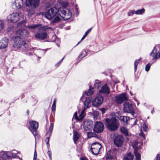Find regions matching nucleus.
Returning <instances> with one entry per match:
<instances>
[{
  "label": "nucleus",
  "instance_id": "obj_59",
  "mask_svg": "<svg viewBox=\"0 0 160 160\" xmlns=\"http://www.w3.org/2000/svg\"><path fill=\"white\" fill-rule=\"evenodd\" d=\"M85 38H84L83 36L81 40V41H82V40H83Z\"/></svg>",
  "mask_w": 160,
  "mask_h": 160
},
{
  "label": "nucleus",
  "instance_id": "obj_31",
  "mask_svg": "<svg viewBox=\"0 0 160 160\" xmlns=\"http://www.w3.org/2000/svg\"><path fill=\"white\" fill-rule=\"evenodd\" d=\"M134 153L135 156L136 160H141V155L136 149H134Z\"/></svg>",
  "mask_w": 160,
  "mask_h": 160
},
{
  "label": "nucleus",
  "instance_id": "obj_34",
  "mask_svg": "<svg viewBox=\"0 0 160 160\" xmlns=\"http://www.w3.org/2000/svg\"><path fill=\"white\" fill-rule=\"evenodd\" d=\"M41 26V24H33L31 25H28L26 26V28L29 29H33L35 28Z\"/></svg>",
  "mask_w": 160,
  "mask_h": 160
},
{
  "label": "nucleus",
  "instance_id": "obj_55",
  "mask_svg": "<svg viewBox=\"0 0 160 160\" xmlns=\"http://www.w3.org/2000/svg\"><path fill=\"white\" fill-rule=\"evenodd\" d=\"M56 107L55 105H52V111H54L55 110Z\"/></svg>",
  "mask_w": 160,
  "mask_h": 160
},
{
  "label": "nucleus",
  "instance_id": "obj_51",
  "mask_svg": "<svg viewBox=\"0 0 160 160\" xmlns=\"http://www.w3.org/2000/svg\"><path fill=\"white\" fill-rule=\"evenodd\" d=\"M48 156L49 157L50 159V160H52V158H51V153L50 151H48Z\"/></svg>",
  "mask_w": 160,
  "mask_h": 160
},
{
  "label": "nucleus",
  "instance_id": "obj_47",
  "mask_svg": "<svg viewBox=\"0 0 160 160\" xmlns=\"http://www.w3.org/2000/svg\"><path fill=\"white\" fill-rule=\"evenodd\" d=\"M37 157V152H36V150H35L34 152L33 160H36Z\"/></svg>",
  "mask_w": 160,
  "mask_h": 160
},
{
  "label": "nucleus",
  "instance_id": "obj_2",
  "mask_svg": "<svg viewBox=\"0 0 160 160\" xmlns=\"http://www.w3.org/2000/svg\"><path fill=\"white\" fill-rule=\"evenodd\" d=\"M51 29V28L47 26H43L38 28V30L40 31L37 33L35 35L36 38L41 40H43L48 37V35L45 30L47 29Z\"/></svg>",
  "mask_w": 160,
  "mask_h": 160
},
{
  "label": "nucleus",
  "instance_id": "obj_45",
  "mask_svg": "<svg viewBox=\"0 0 160 160\" xmlns=\"http://www.w3.org/2000/svg\"><path fill=\"white\" fill-rule=\"evenodd\" d=\"M92 115L94 116V118H95L97 117V116L98 115V113L97 111H94L93 112Z\"/></svg>",
  "mask_w": 160,
  "mask_h": 160
},
{
  "label": "nucleus",
  "instance_id": "obj_14",
  "mask_svg": "<svg viewBox=\"0 0 160 160\" xmlns=\"http://www.w3.org/2000/svg\"><path fill=\"white\" fill-rule=\"evenodd\" d=\"M29 124L30 126L29 127V128L33 134L34 135V132H36V131L38 128V123L36 122L33 121H30Z\"/></svg>",
  "mask_w": 160,
  "mask_h": 160
},
{
  "label": "nucleus",
  "instance_id": "obj_27",
  "mask_svg": "<svg viewBox=\"0 0 160 160\" xmlns=\"http://www.w3.org/2000/svg\"><path fill=\"white\" fill-rule=\"evenodd\" d=\"M8 156L6 152H0V160H5Z\"/></svg>",
  "mask_w": 160,
  "mask_h": 160
},
{
  "label": "nucleus",
  "instance_id": "obj_63",
  "mask_svg": "<svg viewBox=\"0 0 160 160\" xmlns=\"http://www.w3.org/2000/svg\"><path fill=\"white\" fill-rule=\"evenodd\" d=\"M130 94L132 96L133 95V94H132V92H130Z\"/></svg>",
  "mask_w": 160,
  "mask_h": 160
},
{
  "label": "nucleus",
  "instance_id": "obj_24",
  "mask_svg": "<svg viewBox=\"0 0 160 160\" xmlns=\"http://www.w3.org/2000/svg\"><path fill=\"white\" fill-rule=\"evenodd\" d=\"M133 156L131 152H129L125 155L123 160H133Z\"/></svg>",
  "mask_w": 160,
  "mask_h": 160
},
{
  "label": "nucleus",
  "instance_id": "obj_18",
  "mask_svg": "<svg viewBox=\"0 0 160 160\" xmlns=\"http://www.w3.org/2000/svg\"><path fill=\"white\" fill-rule=\"evenodd\" d=\"M53 127V124L52 123H51L50 126L49 128V130L47 132V135H48V136L47 137L46 139V142L47 145V147L49 146V138L50 136L51 135L52 132V131Z\"/></svg>",
  "mask_w": 160,
  "mask_h": 160
},
{
  "label": "nucleus",
  "instance_id": "obj_10",
  "mask_svg": "<svg viewBox=\"0 0 160 160\" xmlns=\"http://www.w3.org/2000/svg\"><path fill=\"white\" fill-rule=\"evenodd\" d=\"M103 129L104 125L102 122L97 121L95 122L93 128V130L95 132L100 133L103 131Z\"/></svg>",
  "mask_w": 160,
  "mask_h": 160
},
{
  "label": "nucleus",
  "instance_id": "obj_12",
  "mask_svg": "<svg viewBox=\"0 0 160 160\" xmlns=\"http://www.w3.org/2000/svg\"><path fill=\"white\" fill-rule=\"evenodd\" d=\"M103 100V97L101 95H98L92 101V104L95 107H98L102 103Z\"/></svg>",
  "mask_w": 160,
  "mask_h": 160
},
{
  "label": "nucleus",
  "instance_id": "obj_48",
  "mask_svg": "<svg viewBox=\"0 0 160 160\" xmlns=\"http://www.w3.org/2000/svg\"><path fill=\"white\" fill-rule=\"evenodd\" d=\"M73 117H74L75 119L78 121V118L77 116V112H75V113H74L73 115Z\"/></svg>",
  "mask_w": 160,
  "mask_h": 160
},
{
  "label": "nucleus",
  "instance_id": "obj_52",
  "mask_svg": "<svg viewBox=\"0 0 160 160\" xmlns=\"http://www.w3.org/2000/svg\"><path fill=\"white\" fill-rule=\"evenodd\" d=\"M100 110L101 111L102 113L104 114L105 112V109L104 108L100 109Z\"/></svg>",
  "mask_w": 160,
  "mask_h": 160
},
{
  "label": "nucleus",
  "instance_id": "obj_58",
  "mask_svg": "<svg viewBox=\"0 0 160 160\" xmlns=\"http://www.w3.org/2000/svg\"><path fill=\"white\" fill-rule=\"evenodd\" d=\"M56 102V100H55V99H54L53 101V103L52 105H55Z\"/></svg>",
  "mask_w": 160,
  "mask_h": 160
},
{
  "label": "nucleus",
  "instance_id": "obj_1",
  "mask_svg": "<svg viewBox=\"0 0 160 160\" xmlns=\"http://www.w3.org/2000/svg\"><path fill=\"white\" fill-rule=\"evenodd\" d=\"M105 125L108 130L115 131L118 129L119 124L116 118L112 117L105 119Z\"/></svg>",
  "mask_w": 160,
  "mask_h": 160
},
{
  "label": "nucleus",
  "instance_id": "obj_23",
  "mask_svg": "<svg viewBox=\"0 0 160 160\" xmlns=\"http://www.w3.org/2000/svg\"><path fill=\"white\" fill-rule=\"evenodd\" d=\"M144 11H131V12H128V16H130L132 15L133 14L137 15L142 14L144 13Z\"/></svg>",
  "mask_w": 160,
  "mask_h": 160
},
{
  "label": "nucleus",
  "instance_id": "obj_46",
  "mask_svg": "<svg viewBox=\"0 0 160 160\" xmlns=\"http://www.w3.org/2000/svg\"><path fill=\"white\" fill-rule=\"evenodd\" d=\"M33 11H28V16L31 17L33 13Z\"/></svg>",
  "mask_w": 160,
  "mask_h": 160
},
{
  "label": "nucleus",
  "instance_id": "obj_57",
  "mask_svg": "<svg viewBox=\"0 0 160 160\" xmlns=\"http://www.w3.org/2000/svg\"><path fill=\"white\" fill-rule=\"evenodd\" d=\"M80 160H88L86 158H83V157L81 158Z\"/></svg>",
  "mask_w": 160,
  "mask_h": 160
},
{
  "label": "nucleus",
  "instance_id": "obj_35",
  "mask_svg": "<svg viewBox=\"0 0 160 160\" xmlns=\"http://www.w3.org/2000/svg\"><path fill=\"white\" fill-rule=\"evenodd\" d=\"M106 160H112L113 159V157L111 154L109 152H108L106 155Z\"/></svg>",
  "mask_w": 160,
  "mask_h": 160
},
{
  "label": "nucleus",
  "instance_id": "obj_56",
  "mask_svg": "<svg viewBox=\"0 0 160 160\" xmlns=\"http://www.w3.org/2000/svg\"><path fill=\"white\" fill-rule=\"evenodd\" d=\"M156 160H160V155L159 154H158L157 155Z\"/></svg>",
  "mask_w": 160,
  "mask_h": 160
},
{
  "label": "nucleus",
  "instance_id": "obj_29",
  "mask_svg": "<svg viewBox=\"0 0 160 160\" xmlns=\"http://www.w3.org/2000/svg\"><path fill=\"white\" fill-rule=\"evenodd\" d=\"M79 138V135L77 132H74L73 136V139L74 143H75Z\"/></svg>",
  "mask_w": 160,
  "mask_h": 160
},
{
  "label": "nucleus",
  "instance_id": "obj_3",
  "mask_svg": "<svg viewBox=\"0 0 160 160\" xmlns=\"http://www.w3.org/2000/svg\"><path fill=\"white\" fill-rule=\"evenodd\" d=\"M12 39L14 42L13 47L18 49L22 48L24 49L23 48L27 45L23 39L18 36H13Z\"/></svg>",
  "mask_w": 160,
  "mask_h": 160
},
{
  "label": "nucleus",
  "instance_id": "obj_30",
  "mask_svg": "<svg viewBox=\"0 0 160 160\" xmlns=\"http://www.w3.org/2000/svg\"><path fill=\"white\" fill-rule=\"evenodd\" d=\"M85 108H84L82 111L81 114H80L79 117H78V121H81L82 120L86 115V114L85 112Z\"/></svg>",
  "mask_w": 160,
  "mask_h": 160
},
{
  "label": "nucleus",
  "instance_id": "obj_38",
  "mask_svg": "<svg viewBox=\"0 0 160 160\" xmlns=\"http://www.w3.org/2000/svg\"><path fill=\"white\" fill-rule=\"evenodd\" d=\"M16 28L15 27H14L13 26H11L8 27L7 28V31L8 32H10L11 31H12L14 32V33H15V32L16 30Z\"/></svg>",
  "mask_w": 160,
  "mask_h": 160
},
{
  "label": "nucleus",
  "instance_id": "obj_11",
  "mask_svg": "<svg viewBox=\"0 0 160 160\" xmlns=\"http://www.w3.org/2000/svg\"><path fill=\"white\" fill-rule=\"evenodd\" d=\"M124 138L122 135H117L114 140V143L115 145L118 147L121 146L123 144Z\"/></svg>",
  "mask_w": 160,
  "mask_h": 160
},
{
  "label": "nucleus",
  "instance_id": "obj_61",
  "mask_svg": "<svg viewBox=\"0 0 160 160\" xmlns=\"http://www.w3.org/2000/svg\"><path fill=\"white\" fill-rule=\"evenodd\" d=\"M87 36V35H86L85 34H84V35H83V37H84V38H85L86 36Z\"/></svg>",
  "mask_w": 160,
  "mask_h": 160
},
{
  "label": "nucleus",
  "instance_id": "obj_26",
  "mask_svg": "<svg viewBox=\"0 0 160 160\" xmlns=\"http://www.w3.org/2000/svg\"><path fill=\"white\" fill-rule=\"evenodd\" d=\"M60 16L59 15L57 12L56 15L54 16L53 18V20L52 21V22L53 23H57L60 21L61 20V18H60Z\"/></svg>",
  "mask_w": 160,
  "mask_h": 160
},
{
  "label": "nucleus",
  "instance_id": "obj_22",
  "mask_svg": "<svg viewBox=\"0 0 160 160\" xmlns=\"http://www.w3.org/2000/svg\"><path fill=\"white\" fill-rule=\"evenodd\" d=\"M99 92L106 94L109 93V89L106 84H105L102 87L101 90L99 91Z\"/></svg>",
  "mask_w": 160,
  "mask_h": 160
},
{
  "label": "nucleus",
  "instance_id": "obj_41",
  "mask_svg": "<svg viewBox=\"0 0 160 160\" xmlns=\"http://www.w3.org/2000/svg\"><path fill=\"white\" fill-rule=\"evenodd\" d=\"M26 22V21L23 20L21 22H18V23L17 26L18 27H19L21 26H23L25 24Z\"/></svg>",
  "mask_w": 160,
  "mask_h": 160
},
{
  "label": "nucleus",
  "instance_id": "obj_25",
  "mask_svg": "<svg viewBox=\"0 0 160 160\" xmlns=\"http://www.w3.org/2000/svg\"><path fill=\"white\" fill-rule=\"evenodd\" d=\"M92 99L90 97L87 98L86 100L84 101V103L85 106L88 108L91 105Z\"/></svg>",
  "mask_w": 160,
  "mask_h": 160
},
{
  "label": "nucleus",
  "instance_id": "obj_54",
  "mask_svg": "<svg viewBox=\"0 0 160 160\" xmlns=\"http://www.w3.org/2000/svg\"><path fill=\"white\" fill-rule=\"evenodd\" d=\"M140 136H142L143 138H144V139H145V135L144 134H143V133H142V131H141V132L140 133Z\"/></svg>",
  "mask_w": 160,
  "mask_h": 160
},
{
  "label": "nucleus",
  "instance_id": "obj_49",
  "mask_svg": "<svg viewBox=\"0 0 160 160\" xmlns=\"http://www.w3.org/2000/svg\"><path fill=\"white\" fill-rule=\"evenodd\" d=\"M64 58V57L57 64H56V66L57 67H58L60 65L62 62L63 61Z\"/></svg>",
  "mask_w": 160,
  "mask_h": 160
},
{
  "label": "nucleus",
  "instance_id": "obj_13",
  "mask_svg": "<svg viewBox=\"0 0 160 160\" xmlns=\"http://www.w3.org/2000/svg\"><path fill=\"white\" fill-rule=\"evenodd\" d=\"M39 2V0H26L25 5L27 7L35 8L38 6Z\"/></svg>",
  "mask_w": 160,
  "mask_h": 160
},
{
  "label": "nucleus",
  "instance_id": "obj_43",
  "mask_svg": "<svg viewBox=\"0 0 160 160\" xmlns=\"http://www.w3.org/2000/svg\"><path fill=\"white\" fill-rule=\"evenodd\" d=\"M151 66V64L150 63L148 64L145 67V70L146 71L148 72L149 71L150 67Z\"/></svg>",
  "mask_w": 160,
  "mask_h": 160
},
{
  "label": "nucleus",
  "instance_id": "obj_37",
  "mask_svg": "<svg viewBox=\"0 0 160 160\" xmlns=\"http://www.w3.org/2000/svg\"><path fill=\"white\" fill-rule=\"evenodd\" d=\"M101 85V82L98 81H96L94 84V88H97L100 87Z\"/></svg>",
  "mask_w": 160,
  "mask_h": 160
},
{
  "label": "nucleus",
  "instance_id": "obj_20",
  "mask_svg": "<svg viewBox=\"0 0 160 160\" xmlns=\"http://www.w3.org/2000/svg\"><path fill=\"white\" fill-rule=\"evenodd\" d=\"M61 11L62 13V14L64 15L63 16H61V17H62L64 20H67L69 19L72 16V13L71 12V11Z\"/></svg>",
  "mask_w": 160,
  "mask_h": 160
},
{
  "label": "nucleus",
  "instance_id": "obj_36",
  "mask_svg": "<svg viewBox=\"0 0 160 160\" xmlns=\"http://www.w3.org/2000/svg\"><path fill=\"white\" fill-rule=\"evenodd\" d=\"M120 130L125 135H128V130L125 127H122L120 128Z\"/></svg>",
  "mask_w": 160,
  "mask_h": 160
},
{
  "label": "nucleus",
  "instance_id": "obj_8",
  "mask_svg": "<svg viewBox=\"0 0 160 160\" xmlns=\"http://www.w3.org/2000/svg\"><path fill=\"white\" fill-rule=\"evenodd\" d=\"M123 110L124 112L131 113L132 115L135 113L132 104L128 102L124 103Z\"/></svg>",
  "mask_w": 160,
  "mask_h": 160
},
{
  "label": "nucleus",
  "instance_id": "obj_9",
  "mask_svg": "<svg viewBox=\"0 0 160 160\" xmlns=\"http://www.w3.org/2000/svg\"><path fill=\"white\" fill-rule=\"evenodd\" d=\"M15 34L18 37L22 36L28 37L29 35V32L27 30L21 28L17 29L15 32Z\"/></svg>",
  "mask_w": 160,
  "mask_h": 160
},
{
  "label": "nucleus",
  "instance_id": "obj_42",
  "mask_svg": "<svg viewBox=\"0 0 160 160\" xmlns=\"http://www.w3.org/2000/svg\"><path fill=\"white\" fill-rule=\"evenodd\" d=\"M4 23L3 21H0V31H1L3 28Z\"/></svg>",
  "mask_w": 160,
  "mask_h": 160
},
{
  "label": "nucleus",
  "instance_id": "obj_39",
  "mask_svg": "<svg viewBox=\"0 0 160 160\" xmlns=\"http://www.w3.org/2000/svg\"><path fill=\"white\" fill-rule=\"evenodd\" d=\"M141 60V58H139L137 60L135 61L134 64V69H135V71H136L137 69V66H138V63Z\"/></svg>",
  "mask_w": 160,
  "mask_h": 160
},
{
  "label": "nucleus",
  "instance_id": "obj_33",
  "mask_svg": "<svg viewBox=\"0 0 160 160\" xmlns=\"http://www.w3.org/2000/svg\"><path fill=\"white\" fill-rule=\"evenodd\" d=\"M93 89V88H92L91 86H90L88 91L86 92V94L87 96H89L92 94L94 93Z\"/></svg>",
  "mask_w": 160,
  "mask_h": 160
},
{
  "label": "nucleus",
  "instance_id": "obj_53",
  "mask_svg": "<svg viewBox=\"0 0 160 160\" xmlns=\"http://www.w3.org/2000/svg\"><path fill=\"white\" fill-rule=\"evenodd\" d=\"M47 50H41L40 51V52H42L43 53V54H44L46 52Z\"/></svg>",
  "mask_w": 160,
  "mask_h": 160
},
{
  "label": "nucleus",
  "instance_id": "obj_21",
  "mask_svg": "<svg viewBox=\"0 0 160 160\" xmlns=\"http://www.w3.org/2000/svg\"><path fill=\"white\" fill-rule=\"evenodd\" d=\"M8 39L6 38H3L0 41V48H6L8 43Z\"/></svg>",
  "mask_w": 160,
  "mask_h": 160
},
{
  "label": "nucleus",
  "instance_id": "obj_19",
  "mask_svg": "<svg viewBox=\"0 0 160 160\" xmlns=\"http://www.w3.org/2000/svg\"><path fill=\"white\" fill-rule=\"evenodd\" d=\"M83 123V128L85 130H89L92 127V122L90 120H85L84 121Z\"/></svg>",
  "mask_w": 160,
  "mask_h": 160
},
{
  "label": "nucleus",
  "instance_id": "obj_62",
  "mask_svg": "<svg viewBox=\"0 0 160 160\" xmlns=\"http://www.w3.org/2000/svg\"><path fill=\"white\" fill-rule=\"evenodd\" d=\"M81 41H79V42H78V43H77V45H78V44H79V43H80V42Z\"/></svg>",
  "mask_w": 160,
  "mask_h": 160
},
{
  "label": "nucleus",
  "instance_id": "obj_15",
  "mask_svg": "<svg viewBox=\"0 0 160 160\" xmlns=\"http://www.w3.org/2000/svg\"><path fill=\"white\" fill-rule=\"evenodd\" d=\"M12 6L13 8L20 9L22 7L23 5V0H13Z\"/></svg>",
  "mask_w": 160,
  "mask_h": 160
},
{
  "label": "nucleus",
  "instance_id": "obj_5",
  "mask_svg": "<svg viewBox=\"0 0 160 160\" xmlns=\"http://www.w3.org/2000/svg\"><path fill=\"white\" fill-rule=\"evenodd\" d=\"M68 6V3L66 1H62L57 4L55 5L52 8H50L48 10H60L61 9H65Z\"/></svg>",
  "mask_w": 160,
  "mask_h": 160
},
{
  "label": "nucleus",
  "instance_id": "obj_16",
  "mask_svg": "<svg viewBox=\"0 0 160 160\" xmlns=\"http://www.w3.org/2000/svg\"><path fill=\"white\" fill-rule=\"evenodd\" d=\"M57 13L56 11H47L46 12L43 14V15L47 19H50L53 18Z\"/></svg>",
  "mask_w": 160,
  "mask_h": 160
},
{
  "label": "nucleus",
  "instance_id": "obj_60",
  "mask_svg": "<svg viewBox=\"0 0 160 160\" xmlns=\"http://www.w3.org/2000/svg\"><path fill=\"white\" fill-rule=\"evenodd\" d=\"M78 14H79V12H78V11H77V13H76V15L77 16L78 15Z\"/></svg>",
  "mask_w": 160,
  "mask_h": 160
},
{
  "label": "nucleus",
  "instance_id": "obj_50",
  "mask_svg": "<svg viewBox=\"0 0 160 160\" xmlns=\"http://www.w3.org/2000/svg\"><path fill=\"white\" fill-rule=\"evenodd\" d=\"M92 28L88 29L85 33V34L87 36L88 35V34L89 33L91 30Z\"/></svg>",
  "mask_w": 160,
  "mask_h": 160
},
{
  "label": "nucleus",
  "instance_id": "obj_28",
  "mask_svg": "<svg viewBox=\"0 0 160 160\" xmlns=\"http://www.w3.org/2000/svg\"><path fill=\"white\" fill-rule=\"evenodd\" d=\"M129 118L126 116H121L120 117V120L123 122V124H126L127 121L129 120Z\"/></svg>",
  "mask_w": 160,
  "mask_h": 160
},
{
  "label": "nucleus",
  "instance_id": "obj_40",
  "mask_svg": "<svg viewBox=\"0 0 160 160\" xmlns=\"http://www.w3.org/2000/svg\"><path fill=\"white\" fill-rule=\"evenodd\" d=\"M95 134L91 132H88L87 133V136L88 138H91L94 137L95 136Z\"/></svg>",
  "mask_w": 160,
  "mask_h": 160
},
{
  "label": "nucleus",
  "instance_id": "obj_44",
  "mask_svg": "<svg viewBox=\"0 0 160 160\" xmlns=\"http://www.w3.org/2000/svg\"><path fill=\"white\" fill-rule=\"evenodd\" d=\"M142 127L143 131L145 132H147L148 129V127L144 123L143 124Z\"/></svg>",
  "mask_w": 160,
  "mask_h": 160
},
{
  "label": "nucleus",
  "instance_id": "obj_7",
  "mask_svg": "<svg viewBox=\"0 0 160 160\" xmlns=\"http://www.w3.org/2000/svg\"><path fill=\"white\" fill-rule=\"evenodd\" d=\"M128 100L127 95L125 93L119 94L115 97V102L118 104H121L124 101Z\"/></svg>",
  "mask_w": 160,
  "mask_h": 160
},
{
  "label": "nucleus",
  "instance_id": "obj_6",
  "mask_svg": "<svg viewBox=\"0 0 160 160\" xmlns=\"http://www.w3.org/2000/svg\"><path fill=\"white\" fill-rule=\"evenodd\" d=\"M101 147V144L98 142H95L91 145V151L93 154L97 155L99 153L100 149Z\"/></svg>",
  "mask_w": 160,
  "mask_h": 160
},
{
  "label": "nucleus",
  "instance_id": "obj_64",
  "mask_svg": "<svg viewBox=\"0 0 160 160\" xmlns=\"http://www.w3.org/2000/svg\"><path fill=\"white\" fill-rule=\"evenodd\" d=\"M75 6H76V10H77L78 9V8H77V5H75Z\"/></svg>",
  "mask_w": 160,
  "mask_h": 160
},
{
  "label": "nucleus",
  "instance_id": "obj_32",
  "mask_svg": "<svg viewBox=\"0 0 160 160\" xmlns=\"http://www.w3.org/2000/svg\"><path fill=\"white\" fill-rule=\"evenodd\" d=\"M88 51V50H85L84 51H82L78 57L79 58L81 59L82 58L86 56L87 55V53Z\"/></svg>",
  "mask_w": 160,
  "mask_h": 160
},
{
  "label": "nucleus",
  "instance_id": "obj_17",
  "mask_svg": "<svg viewBox=\"0 0 160 160\" xmlns=\"http://www.w3.org/2000/svg\"><path fill=\"white\" fill-rule=\"evenodd\" d=\"M150 55L153 57L152 60H156L160 58V52L157 50L156 47H154Z\"/></svg>",
  "mask_w": 160,
  "mask_h": 160
},
{
  "label": "nucleus",
  "instance_id": "obj_4",
  "mask_svg": "<svg viewBox=\"0 0 160 160\" xmlns=\"http://www.w3.org/2000/svg\"><path fill=\"white\" fill-rule=\"evenodd\" d=\"M22 14L19 12H14L9 15L8 17V19L10 22H16L20 19Z\"/></svg>",
  "mask_w": 160,
  "mask_h": 160
}]
</instances>
